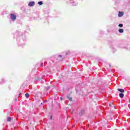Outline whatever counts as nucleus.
<instances>
[{"label": "nucleus", "mask_w": 130, "mask_h": 130, "mask_svg": "<svg viewBox=\"0 0 130 130\" xmlns=\"http://www.w3.org/2000/svg\"><path fill=\"white\" fill-rule=\"evenodd\" d=\"M64 59L63 57H62V55H58L56 58V62H59V61H62V60H63Z\"/></svg>", "instance_id": "f257e3e1"}, {"label": "nucleus", "mask_w": 130, "mask_h": 130, "mask_svg": "<svg viewBox=\"0 0 130 130\" xmlns=\"http://www.w3.org/2000/svg\"><path fill=\"white\" fill-rule=\"evenodd\" d=\"M38 4L41 6V5H43V3L42 2H38Z\"/></svg>", "instance_id": "9d476101"}, {"label": "nucleus", "mask_w": 130, "mask_h": 130, "mask_svg": "<svg viewBox=\"0 0 130 130\" xmlns=\"http://www.w3.org/2000/svg\"><path fill=\"white\" fill-rule=\"evenodd\" d=\"M10 17L11 18V19L12 20V21H15V20H16L17 17L16 16V15L13 14H11L10 15Z\"/></svg>", "instance_id": "f03ea898"}, {"label": "nucleus", "mask_w": 130, "mask_h": 130, "mask_svg": "<svg viewBox=\"0 0 130 130\" xmlns=\"http://www.w3.org/2000/svg\"><path fill=\"white\" fill-rule=\"evenodd\" d=\"M124 96V94L122 93L119 94V97H120V98H123Z\"/></svg>", "instance_id": "423d86ee"}, {"label": "nucleus", "mask_w": 130, "mask_h": 130, "mask_svg": "<svg viewBox=\"0 0 130 130\" xmlns=\"http://www.w3.org/2000/svg\"><path fill=\"white\" fill-rule=\"evenodd\" d=\"M29 93H26L25 94V97L26 98H29Z\"/></svg>", "instance_id": "1a4fd4ad"}, {"label": "nucleus", "mask_w": 130, "mask_h": 130, "mask_svg": "<svg viewBox=\"0 0 130 130\" xmlns=\"http://www.w3.org/2000/svg\"><path fill=\"white\" fill-rule=\"evenodd\" d=\"M50 119H52V116L50 117Z\"/></svg>", "instance_id": "4468645a"}, {"label": "nucleus", "mask_w": 130, "mask_h": 130, "mask_svg": "<svg viewBox=\"0 0 130 130\" xmlns=\"http://www.w3.org/2000/svg\"><path fill=\"white\" fill-rule=\"evenodd\" d=\"M60 100H62V98H60Z\"/></svg>", "instance_id": "2eb2a0df"}, {"label": "nucleus", "mask_w": 130, "mask_h": 130, "mask_svg": "<svg viewBox=\"0 0 130 130\" xmlns=\"http://www.w3.org/2000/svg\"><path fill=\"white\" fill-rule=\"evenodd\" d=\"M118 26L120 27V28H122V27H123V24L120 23L118 25Z\"/></svg>", "instance_id": "6e6552de"}, {"label": "nucleus", "mask_w": 130, "mask_h": 130, "mask_svg": "<svg viewBox=\"0 0 130 130\" xmlns=\"http://www.w3.org/2000/svg\"><path fill=\"white\" fill-rule=\"evenodd\" d=\"M119 33H123V29H122V28L119 29Z\"/></svg>", "instance_id": "0eeeda50"}, {"label": "nucleus", "mask_w": 130, "mask_h": 130, "mask_svg": "<svg viewBox=\"0 0 130 130\" xmlns=\"http://www.w3.org/2000/svg\"><path fill=\"white\" fill-rule=\"evenodd\" d=\"M118 91H119V92H120L121 93H124V89H123L118 88Z\"/></svg>", "instance_id": "20e7f679"}, {"label": "nucleus", "mask_w": 130, "mask_h": 130, "mask_svg": "<svg viewBox=\"0 0 130 130\" xmlns=\"http://www.w3.org/2000/svg\"><path fill=\"white\" fill-rule=\"evenodd\" d=\"M28 6L29 7H34V6H35V2H29V3L28 4Z\"/></svg>", "instance_id": "7ed1b4c3"}, {"label": "nucleus", "mask_w": 130, "mask_h": 130, "mask_svg": "<svg viewBox=\"0 0 130 130\" xmlns=\"http://www.w3.org/2000/svg\"><path fill=\"white\" fill-rule=\"evenodd\" d=\"M69 100H72V98H69Z\"/></svg>", "instance_id": "ddd939ff"}, {"label": "nucleus", "mask_w": 130, "mask_h": 130, "mask_svg": "<svg viewBox=\"0 0 130 130\" xmlns=\"http://www.w3.org/2000/svg\"><path fill=\"white\" fill-rule=\"evenodd\" d=\"M122 16H123V12H119L118 17H122Z\"/></svg>", "instance_id": "39448f33"}, {"label": "nucleus", "mask_w": 130, "mask_h": 130, "mask_svg": "<svg viewBox=\"0 0 130 130\" xmlns=\"http://www.w3.org/2000/svg\"><path fill=\"white\" fill-rule=\"evenodd\" d=\"M69 53H70V52H68L67 53H66V55H67V54H69Z\"/></svg>", "instance_id": "f8f14e48"}, {"label": "nucleus", "mask_w": 130, "mask_h": 130, "mask_svg": "<svg viewBox=\"0 0 130 130\" xmlns=\"http://www.w3.org/2000/svg\"><path fill=\"white\" fill-rule=\"evenodd\" d=\"M11 119H12V118L11 117H8V119H7V121H10L11 120Z\"/></svg>", "instance_id": "9b49d317"}]
</instances>
